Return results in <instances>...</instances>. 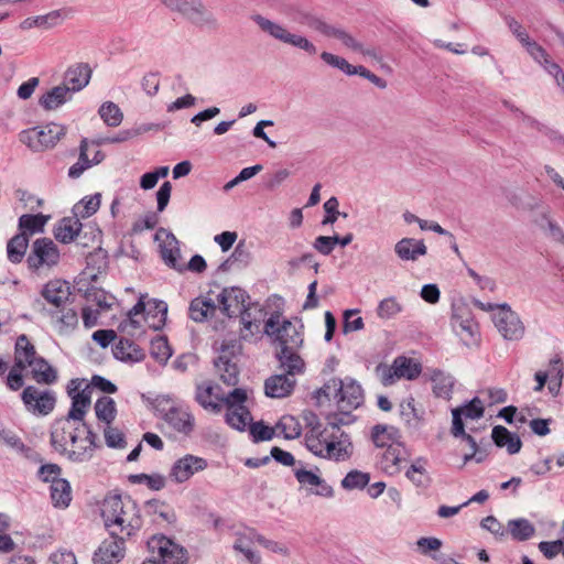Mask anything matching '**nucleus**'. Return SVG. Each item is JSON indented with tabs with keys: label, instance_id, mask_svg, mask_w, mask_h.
Instances as JSON below:
<instances>
[{
	"label": "nucleus",
	"instance_id": "nucleus-49",
	"mask_svg": "<svg viewBox=\"0 0 564 564\" xmlns=\"http://www.w3.org/2000/svg\"><path fill=\"white\" fill-rule=\"evenodd\" d=\"M250 261L251 253L248 250L246 243L243 241H240L235 247V250L231 253V256L219 265V269L226 271L234 267L245 268L250 263Z\"/></svg>",
	"mask_w": 564,
	"mask_h": 564
},
{
	"label": "nucleus",
	"instance_id": "nucleus-44",
	"mask_svg": "<svg viewBox=\"0 0 564 564\" xmlns=\"http://www.w3.org/2000/svg\"><path fill=\"white\" fill-rule=\"evenodd\" d=\"M161 257L166 265L177 271H182L183 267L178 263L181 258V251L178 248V241L174 235L167 234L166 240L161 245Z\"/></svg>",
	"mask_w": 564,
	"mask_h": 564
},
{
	"label": "nucleus",
	"instance_id": "nucleus-56",
	"mask_svg": "<svg viewBox=\"0 0 564 564\" xmlns=\"http://www.w3.org/2000/svg\"><path fill=\"white\" fill-rule=\"evenodd\" d=\"M14 356L22 358L23 361H28L29 366L39 358L34 345L24 334L18 336L15 340Z\"/></svg>",
	"mask_w": 564,
	"mask_h": 564
},
{
	"label": "nucleus",
	"instance_id": "nucleus-21",
	"mask_svg": "<svg viewBox=\"0 0 564 564\" xmlns=\"http://www.w3.org/2000/svg\"><path fill=\"white\" fill-rule=\"evenodd\" d=\"M421 365L411 358L400 356L397 357L391 366L383 376V384H391L393 377L405 378L413 380L421 373Z\"/></svg>",
	"mask_w": 564,
	"mask_h": 564
},
{
	"label": "nucleus",
	"instance_id": "nucleus-12",
	"mask_svg": "<svg viewBox=\"0 0 564 564\" xmlns=\"http://www.w3.org/2000/svg\"><path fill=\"white\" fill-rule=\"evenodd\" d=\"M21 399L26 411L37 416L48 415L56 404L54 391H41L34 386H26L21 393Z\"/></svg>",
	"mask_w": 564,
	"mask_h": 564
},
{
	"label": "nucleus",
	"instance_id": "nucleus-15",
	"mask_svg": "<svg viewBox=\"0 0 564 564\" xmlns=\"http://www.w3.org/2000/svg\"><path fill=\"white\" fill-rule=\"evenodd\" d=\"M80 384L82 381L73 379L67 387L68 395L72 398V406L65 417L76 422H85L84 417L90 406L91 399L90 387L87 386L79 391Z\"/></svg>",
	"mask_w": 564,
	"mask_h": 564
},
{
	"label": "nucleus",
	"instance_id": "nucleus-13",
	"mask_svg": "<svg viewBox=\"0 0 564 564\" xmlns=\"http://www.w3.org/2000/svg\"><path fill=\"white\" fill-rule=\"evenodd\" d=\"M495 326L507 340H519L524 335V325L508 304H499L492 316Z\"/></svg>",
	"mask_w": 564,
	"mask_h": 564
},
{
	"label": "nucleus",
	"instance_id": "nucleus-19",
	"mask_svg": "<svg viewBox=\"0 0 564 564\" xmlns=\"http://www.w3.org/2000/svg\"><path fill=\"white\" fill-rule=\"evenodd\" d=\"M249 295L238 286L225 288L217 296L220 311L228 317L237 316L243 310Z\"/></svg>",
	"mask_w": 564,
	"mask_h": 564
},
{
	"label": "nucleus",
	"instance_id": "nucleus-51",
	"mask_svg": "<svg viewBox=\"0 0 564 564\" xmlns=\"http://www.w3.org/2000/svg\"><path fill=\"white\" fill-rule=\"evenodd\" d=\"M432 382H433V392L436 397L449 399L453 387H454V378L445 373L441 370H434L432 375Z\"/></svg>",
	"mask_w": 564,
	"mask_h": 564
},
{
	"label": "nucleus",
	"instance_id": "nucleus-43",
	"mask_svg": "<svg viewBox=\"0 0 564 564\" xmlns=\"http://www.w3.org/2000/svg\"><path fill=\"white\" fill-rule=\"evenodd\" d=\"M535 533L534 525L525 518H518L508 521L507 535L522 542L531 539Z\"/></svg>",
	"mask_w": 564,
	"mask_h": 564
},
{
	"label": "nucleus",
	"instance_id": "nucleus-25",
	"mask_svg": "<svg viewBox=\"0 0 564 564\" xmlns=\"http://www.w3.org/2000/svg\"><path fill=\"white\" fill-rule=\"evenodd\" d=\"M52 324L62 336L70 335L78 326V313L74 307L65 305L50 311Z\"/></svg>",
	"mask_w": 564,
	"mask_h": 564
},
{
	"label": "nucleus",
	"instance_id": "nucleus-52",
	"mask_svg": "<svg viewBox=\"0 0 564 564\" xmlns=\"http://www.w3.org/2000/svg\"><path fill=\"white\" fill-rule=\"evenodd\" d=\"M95 413L99 421L111 424L117 415L116 402L110 397H101L95 403Z\"/></svg>",
	"mask_w": 564,
	"mask_h": 564
},
{
	"label": "nucleus",
	"instance_id": "nucleus-4",
	"mask_svg": "<svg viewBox=\"0 0 564 564\" xmlns=\"http://www.w3.org/2000/svg\"><path fill=\"white\" fill-rule=\"evenodd\" d=\"M172 13L184 18L193 25L216 31L219 29V21L216 15L207 9L203 0H159Z\"/></svg>",
	"mask_w": 564,
	"mask_h": 564
},
{
	"label": "nucleus",
	"instance_id": "nucleus-34",
	"mask_svg": "<svg viewBox=\"0 0 564 564\" xmlns=\"http://www.w3.org/2000/svg\"><path fill=\"white\" fill-rule=\"evenodd\" d=\"M491 438L498 447H506L510 455L519 453L522 447V442L519 435L511 433L502 425H496L492 429Z\"/></svg>",
	"mask_w": 564,
	"mask_h": 564
},
{
	"label": "nucleus",
	"instance_id": "nucleus-23",
	"mask_svg": "<svg viewBox=\"0 0 564 564\" xmlns=\"http://www.w3.org/2000/svg\"><path fill=\"white\" fill-rule=\"evenodd\" d=\"M77 422L64 417L54 422L51 431V445L58 453L67 452L69 440L76 431Z\"/></svg>",
	"mask_w": 564,
	"mask_h": 564
},
{
	"label": "nucleus",
	"instance_id": "nucleus-40",
	"mask_svg": "<svg viewBox=\"0 0 564 564\" xmlns=\"http://www.w3.org/2000/svg\"><path fill=\"white\" fill-rule=\"evenodd\" d=\"M82 229V223L76 216L63 218L54 229L55 238L63 242L68 243L73 241Z\"/></svg>",
	"mask_w": 564,
	"mask_h": 564
},
{
	"label": "nucleus",
	"instance_id": "nucleus-24",
	"mask_svg": "<svg viewBox=\"0 0 564 564\" xmlns=\"http://www.w3.org/2000/svg\"><path fill=\"white\" fill-rule=\"evenodd\" d=\"M294 21L319 32L325 36L345 39L344 29L326 23L321 18L314 15L310 11L302 9L296 10L294 14Z\"/></svg>",
	"mask_w": 564,
	"mask_h": 564
},
{
	"label": "nucleus",
	"instance_id": "nucleus-62",
	"mask_svg": "<svg viewBox=\"0 0 564 564\" xmlns=\"http://www.w3.org/2000/svg\"><path fill=\"white\" fill-rule=\"evenodd\" d=\"M104 436L106 445L110 448H124L127 446L124 434L111 424L105 427Z\"/></svg>",
	"mask_w": 564,
	"mask_h": 564
},
{
	"label": "nucleus",
	"instance_id": "nucleus-37",
	"mask_svg": "<svg viewBox=\"0 0 564 564\" xmlns=\"http://www.w3.org/2000/svg\"><path fill=\"white\" fill-rule=\"evenodd\" d=\"M400 438L399 430L391 425L377 424L371 430V440L377 447L388 448L400 443Z\"/></svg>",
	"mask_w": 564,
	"mask_h": 564
},
{
	"label": "nucleus",
	"instance_id": "nucleus-63",
	"mask_svg": "<svg viewBox=\"0 0 564 564\" xmlns=\"http://www.w3.org/2000/svg\"><path fill=\"white\" fill-rule=\"evenodd\" d=\"M249 432L253 442L270 441L274 436V429L265 425L262 421L251 422Z\"/></svg>",
	"mask_w": 564,
	"mask_h": 564
},
{
	"label": "nucleus",
	"instance_id": "nucleus-35",
	"mask_svg": "<svg viewBox=\"0 0 564 564\" xmlns=\"http://www.w3.org/2000/svg\"><path fill=\"white\" fill-rule=\"evenodd\" d=\"M216 311L217 305L210 297L199 296L189 303L188 315L194 322L203 323L214 316Z\"/></svg>",
	"mask_w": 564,
	"mask_h": 564
},
{
	"label": "nucleus",
	"instance_id": "nucleus-10",
	"mask_svg": "<svg viewBox=\"0 0 564 564\" xmlns=\"http://www.w3.org/2000/svg\"><path fill=\"white\" fill-rule=\"evenodd\" d=\"M148 546L156 556L145 560L142 564H186L187 551L182 545L164 535L153 536Z\"/></svg>",
	"mask_w": 564,
	"mask_h": 564
},
{
	"label": "nucleus",
	"instance_id": "nucleus-59",
	"mask_svg": "<svg viewBox=\"0 0 564 564\" xmlns=\"http://www.w3.org/2000/svg\"><path fill=\"white\" fill-rule=\"evenodd\" d=\"M370 481V475L360 470H350L340 485L346 490L364 489Z\"/></svg>",
	"mask_w": 564,
	"mask_h": 564
},
{
	"label": "nucleus",
	"instance_id": "nucleus-6",
	"mask_svg": "<svg viewBox=\"0 0 564 564\" xmlns=\"http://www.w3.org/2000/svg\"><path fill=\"white\" fill-rule=\"evenodd\" d=\"M241 348L239 340L225 339L219 348L218 357L214 360L219 379L227 386H236L239 381L238 360Z\"/></svg>",
	"mask_w": 564,
	"mask_h": 564
},
{
	"label": "nucleus",
	"instance_id": "nucleus-14",
	"mask_svg": "<svg viewBox=\"0 0 564 564\" xmlns=\"http://www.w3.org/2000/svg\"><path fill=\"white\" fill-rule=\"evenodd\" d=\"M155 312V317H159L156 323L151 326L154 329H161L166 322L167 304L161 300H151L147 304L144 303V296L141 295L135 305L128 312V319L124 323H130L134 328L140 327V323L134 317L141 313L147 312L148 315Z\"/></svg>",
	"mask_w": 564,
	"mask_h": 564
},
{
	"label": "nucleus",
	"instance_id": "nucleus-57",
	"mask_svg": "<svg viewBox=\"0 0 564 564\" xmlns=\"http://www.w3.org/2000/svg\"><path fill=\"white\" fill-rule=\"evenodd\" d=\"M276 430H279L286 440L297 438L302 433L300 422L292 415L282 416L276 424Z\"/></svg>",
	"mask_w": 564,
	"mask_h": 564
},
{
	"label": "nucleus",
	"instance_id": "nucleus-45",
	"mask_svg": "<svg viewBox=\"0 0 564 564\" xmlns=\"http://www.w3.org/2000/svg\"><path fill=\"white\" fill-rule=\"evenodd\" d=\"M484 413L485 406L482 401L478 397H475L469 402L452 410V426H455V414H458L459 420L463 421V419L478 420L484 416Z\"/></svg>",
	"mask_w": 564,
	"mask_h": 564
},
{
	"label": "nucleus",
	"instance_id": "nucleus-28",
	"mask_svg": "<svg viewBox=\"0 0 564 564\" xmlns=\"http://www.w3.org/2000/svg\"><path fill=\"white\" fill-rule=\"evenodd\" d=\"M394 253L401 261L415 262L426 256L427 247L422 239L405 237L394 245Z\"/></svg>",
	"mask_w": 564,
	"mask_h": 564
},
{
	"label": "nucleus",
	"instance_id": "nucleus-29",
	"mask_svg": "<svg viewBox=\"0 0 564 564\" xmlns=\"http://www.w3.org/2000/svg\"><path fill=\"white\" fill-rule=\"evenodd\" d=\"M41 295L47 303L54 305L55 308H59L69 301L72 292L66 281L55 279L48 281L43 286Z\"/></svg>",
	"mask_w": 564,
	"mask_h": 564
},
{
	"label": "nucleus",
	"instance_id": "nucleus-61",
	"mask_svg": "<svg viewBox=\"0 0 564 564\" xmlns=\"http://www.w3.org/2000/svg\"><path fill=\"white\" fill-rule=\"evenodd\" d=\"M403 306L394 296L386 297L379 302L377 307V315L381 319H390L401 313Z\"/></svg>",
	"mask_w": 564,
	"mask_h": 564
},
{
	"label": "nucleus",
	"instance_id": "nucleus-20",
	"mask_svg": "<svg viewBox=\"0 0 564 564\" xmlns=\"http://www.w3.org/2000/svg\"><path fill=\"white\" fill-rule=\"evenodd\" d=\"M98 436L91 431L84 434L79 441L68 447L67 452H63L61 455L66 456V458L73 463H86L89 462L95 454L96 448H99Z\"/></svg>",
	"mask_w": 564,
	"mask_h": 564
},
{
	"label": "nucleus",
	"instance_id": "nucleus-64",
	"mask_svg": "<svg viewBox=\"0 0 564 564\" xmlns=\"http://www.w3.org/2000/svg\"><path fill=\"white\" fill-rule=\"evenodd\" d=\"M357 310H347L344 312L343 332L345 334L364 328V319L362 317L357 316Z\"/></svg>",
	"mask_w": 564,
	"mask_h": 564
},
{
	"label": "nucleus",
	"instance_id": "nucleus-53",
	"mask_svg": "<svg viewBox=\"0 0 564 564\" xmlns=\"http://www.w3.org/2000/svg\"><path fill=\"white\" fill-rule=\"evenodd\" d=\"M47 219L48 217L43 214H25L19 218V227L22 232H25L28 236L34 235L44 230Z\"/></svg>",
	"mask_w": 564,
	"mask_h": 564
},
{
	"label": "nucleus",
	"instance_id": "nucleus-55",
	"mask_svg": "<svg viewBox=\"0 0 564 564\" xmlns=\"http://www.w3.org/2000/svg\"><path fill=\"white\" fill-rule=\"evenodd\" d=\"M98 113L108 127H118L123 120L121 109L112 101H105L99 107Z\"/></svg>",
	"mask_w": 564,
	"mask_h": 564
},
{
	"label": "nucleus",
	"instance_id": "nucleus-48",
	"mask_svg": "<svg viewBox=\"0 0 564 564\" xmlns=\"http://www.w3.org/2000/svg\"><path fill=\"white\" fill-rule=\"evenodd\" d=\"M51 499L56 508H66L72 501V488L69 482L62 478L53 481L51 485Z\"/></svg>",
	"mask_w": 564,
	"mask_h": 564
},
{
	"label": "nucleus",
	"instance_id": "nucleus-38",
	"mask_svg": "<svg viewBox=\"0 0 564 564\" xmlns=\"http://www.w3.org/2000/svg\"><path fill=\"white\" fill-rule=\"evenodd\" d=\"M65 18L62 10H54L44 15L30 17L20 23L21 30H30L32 28H54Z\"/></svg>",
	"mask_w": 564,
	"mask_h": 564
},
{
	"label": "nucleus",
	"instance_id": "nucleus-7",
	"mask_svg": "<svg viewBox=\"0 0 564 564\" xmlns=\"http://www.w3.org/2000/svg\"><path fill=\"white\" fill-rule=\"evenodd\" d=\"M264 333L279 344L280 349H299L303 344V335L299 328L292 322L282 319L278 312L267 319Z\"/></svg>",
	"mask_w": 564,
	"mask_h": 564
},
{
	"label": "nucleus",
	"instance_id": "nucleus-60",
	"mask_svg": "<svg viewBox=\"0 0 564 564\" xmlns=\"http://www.w3.org/2000/svg\"><path fill=\"white\" fill-rule=\"evenodd\" d=\"M88 143L86 139H83L79 147L78 161L73 164L68 170V176L72 178H78L87 169L93 166V163L87 155Z\"/></svg>",
	"mask_w": 564,
	"mask_h": 564
},
{
	"label": "nucleus",
	"instance_id": "nucleus-22",
	"mask_svg": "<svg viewBox=\"0 0 564 564\" xmlns=\"http://www.w3.org/2000/svg\"><path fill=\"white\" fill-rule=\"evenodd\" d=\"M216 390H219V388L210 382H203L200 384H197L195 400L206 411L214 414H219L223 411V399L226 395H220L216 393Z\"/></svg>",
	"mask_w": 564,
	"mask_h": 564
},
{
	"label": "nucleus",
	"instance_id": "nucleus-26",
	"mask_svg": "<svg viewBox=\"0 0 564 564\" xmlns=\"http://www.w3.org/2000/svg\"><path fill=\"white\" fill-rule=\"evenodd\" d=\"M451 325L455 334L466 346H470L477 341L479 334L478 324L470 314H453Z\"/></svg>",
	"mask_w": 564,
	"mask_h": 564
},
{
	"label": "nucleus",
	"instance_id": "nucleus-54",
	"mask_svg": "<svg viewBox=\"0 0 564 564\" xmlns=\"http://www.w3.org/2000/svg\"><path fill=\"white\" fill-rule=\"evenodd\" d=\"M145 510L149 514L158 516L162 521L174 523L176 514L166 502L152 499L145 502Z\"/></svg>",
	"mask_w": 564,
	"mask_h": 564
},
{
	"label": "nucleus",
	"instance_id": "nucleus-58",
	"mask_svg": "<svg viewBox=\"0 0 564 564\" xmlns=\"http://www.w3.org/2000/svg\"><path fill=\"white\" fill-rule=\"evenodd\" d=\"M151 356L160 364H165L172 356L166 337L158 336L150 344Z\"/></svg>",
	"mask_w": 564,
	"mask_h": 564
},
{
	"label": "nucleus",
	"instance_id": "nucleus-5",
	"mask_svg": "<svg viewBox=\"0 0 564 564\" xmlns=\"http://www.w3.org/2000/svg\"><path fill=\"white\" fill-rule=\"evenodd\" d=\"M250 19L257 24L261 32L271 39L304 51L308 55H315L317 53V47L311 40L300 33L291 32L284 24L270 20L260 13L252 14Z\"/></svg>",
	"mask_w": 564,
	"mask_h": 564
},
{
	"label": "nucleus",
	"instance_id": "nucleus-8",
	"mask_svg": "<svg viewBox=\"0 0 564 564\" xmlns=\"http://www.w3.org/2000/svg\"><path fill=\"white\" fill-rule=\"evenodd\" d=\"M65 133L64 126L51 122L23 130L19 137L20 141L33 152H42L54 148Z\"/></svg>",
	"mask_w": 564,
	"mask_h": 564
},
{
	"label": "nucleus",
	"instance_id": "nucleus-11",
	"mask_svg": "<svg viewBox=\"0 0 564 564\" xmlns=\"http://www.w3.org/2000/svg\"><path fill=\"white\" fill-rule=\"evenodd\" d=\"M59 261V251L55 242L50 238H39L33 241L31 251L26 258L30 270L39 271L43 268H52Z\"/></svg>",
	"mask_w": 564,
	"mask_h": 564
},
{
	"label": "nucleus",
	"instance_id": "nucleus-42",
	"mask_svg": "<svg viewBox=\"0 0 564 564\" xmlns=\"http://www.w3.org/2000/svg\"><path fill=\"white\" fill-rule=\"evenodd\" d=\"M426 464V458L417 457L405 471L406 478L417 488H427L431 484Z\"/></svg>",
	"mask_w": 564,
	"mask_h": 564
},
{
	"label": "nucleus",
	"instance_id": "nucleus-33",
	"mask_svg": "<svg viewBox=\"0 0 564 564\" xmlns=\"http://www.w3.org/2000/svg\"><path fill=\"white\" fill-rule=\"evenodd\" d=\"M73 95L66 85L61 84L42 95L39 104L45 110H55L72 100Z\"/></svg>",
	"mask_w": 564,
	"mask_h": 564
},
{
	"label": "nucleus",
	"instance_id": "nucleus-47",
	"mask_svg": "<svg viewBox=\"0 0 564 564\" xmlns=\"http://www.w3.org/2000/svg\"><path fill=\"white\" fill-rule=\"evenodd\" d=\"M423 411L416 409L413 398L403 400L400 403V416L409 429H419L423 422Z\"/></svg>",
	"mask_w": 564,
	"mask_h": 564
},
{
	"label": "nucleus",
	"instance_id": "nucleus-46",
	"mask_svg": "<svg viewBox=\"0 0 564 564\" xmlns=\"http://www.w3.org/2000/svg\"><path fill=\"white\" fill-rule=\"evenodd\" d=\"M29 246V236L25 232L14 235L7 243V257L12 263H20Z\"/></svg>",
	"mask_w": 564,
	"mask_h": 564
},
{
	"label": "nucleus",
	"instance_id": "nucleus-39",
	"mask_svg": "<svg viewBox=\"0 0 564 564\" xmlns=\"http://www.w3.org/2000/svg\"><path fill=\"white\" fill-rule=\"evenodd\" d=\"M113 355L121 361L138 362L144 358L143 350L134 341L121 338L113 348Z\"/></svg>",
	"mask_w": 564,
	"mask_h": 564
},
{
	"label": "nucleus",
	"instance_id": "nucleus-2",
	"mask_svg": "<svg viewBox=\"0 0 564 564\" xmlns=\"http://www.w3.org/2000/svg\"><path fill=\"white\" fill-rule=\"evenodd\" d=\"M101 518L109 535L130 538L142 527L140 510L130 497L111 496L104 500Z\"/></svg>",
	"mask_w": 564,
	"mask_h": 564
},
{
	"label": "nucleus",
	"instance_id": "nucleus-31",
	"mask_svg": "<svg viewBox=\"0 0 564 564\" xmlns=\"http://www.w3.org/2000/svg\"><path fill=\"white\" fill-rule=\"evenodd\" d=\"M164 420L175 431L183 434H189L194 427L193 415L187 410L176 408L174 405H171L166 410Z\"/></svg>",
	"mask_w": 564,
	"mask_h": 564
},
{
	"label": "nucleus",
	"instance_id": "nucleus-36",
	"mask_svg": "<svg viewBox=\"0 0 564 564\" xmlns=\"http://www.w3.org/2000/svg\"><path fill=\"white\" fill-rule=\"evenodd\" d=\"M406 449L402 442L389 446L382 454L381 468L388 474H395L400 470V464L405 459Z\"/></svg>",
	"mask_w": 564,
	"mask_h": 564
},
{
	"label": "nucleus",
	"instance_id": "nucleus-50",
	"mask_svg": "<svg viewBox=\"0 0 564 564\" xmlns=\"http://www.w3.org/2000/svg\"><path fill=\"white\" fill-rule=\"evenodd\" d=\"M101 194L96 193L90 196H85L82 200L73 207V214L79 219H85L94 215L100 206Z\"/></svg>",
	"mask_w": 564,
	"mask_h": 564
},
{
	"label": "nucleus",
	"instance_id": "nucleus-18",
	"mask_svg": "<svg viewBox=\"0 0 564 564\" xmlns=\"http://www.w3.org/2000/svg\"><path fill=\"white\" fill-rule=\"evenodd\" d=\"M126 536H111L101 542L94 554L95 564H117L124 557Z\"/></svg>",
	"mask_w": 564,
	"mask_h": 564
},
{
	"label": "nucleus",
	"instance_id": "nucleus-16",
	"mask_svg": "<svg viewBox=\"0 0 564 564\" xmlns=\"http://www.w3.org/2000/svg\"><path fill=\"white\" fill-rule=\"evenodd\" d=\"M208 466L207 460L192 454L178 458L172 466L169 477L176 484L187 481L196 473L203 471Z\"/></svg>",
	"mask_w": 564,
	"mask_h": 564
},
{
	"label": "nucleus",
	"instance_id": "nucleus-17",
	"mask_svg": "<svg viewBox=\"0 0 564 564\" xmlns=\"http://www.w3.org/2000/svg\"><path fill=\"white\" fill-rule=\"evenodd\" d=\"M294 476L299 484L311 494L326 498L334 496L332 486L313 470L305 469L302 462L296 464Z\"/></svg>",
	"mask_w": 564,
	"mask_h": 564
},
{
	"label": "nucleus",
	"instance_id": "nucleus-1",
	"mask_svg": "<svg viewBox=\"0 0 564 564\" xmlns=\"http://www.w3.org/2000/svg\"><path fill=\"white\" fill-rule=\"evenodd\" d=\"M305 419L311 427L305 434V445L311 453L315 456L337 462L349 457L351 443L348 435L339 429L347 421L335 416L329 421L328 426L321 430V424L314 413H310Z\"/></svg>",
	"mask_w": 564,
	"mask_h": 564
},
{
	"label": "nucleus",
	"instance_id": "nucleus-32",
	"mask_svg": "<svg viewBox=\"0 0 564 564\" xmlns=\"http://www.w3.org/2000/svg\"><path fill=\"white\" fill-rule=\"evenodd\" d=\"M275 356L284 375L295 377L304 372L305 362L297 354V349H280Z\"/></svg>",
	"mask_w": 564,
	"mask_h": 564
},
{
	"label": "nucleus",
	"instance_id": "nucleus-3",
	"mask_svg": "<svg viewBox=\"0 0 564 564\" xmlns=\"http://www.w3.org/2000/svg\"><path fill=\"white\" fill-rule=\"evenodd\" d=\"M314 398L319 405L323 399L335 400L339 412L348 417L351 411L364 403V390L355 379L332 378L314 392Z\"/></svg>",
	"mask_w": 564,
	"mask_h": 564
},
{
	"label": "nucleus",
	"instance_id": "nucleus-27",
	"mask_svg": "<svg viewBox=\"0 0 564 564\" xmlns=\"http://www.w3.org/2000/svg\"><path fill=\"white\" fill-rule=\"evenodd\" d=\"M91 68L87 63H77L69 66L65 74L63 83L75 94L84 89L90 82Z\"/></svg>",
	"mask_w": 564,
	"mask_h": 564
},
{
	"label": "nucleus",
	"instance_id": "nucleus-41",
	"mask_svg": "<svg viewBox=\"0 0 564 564\" xmlns=\"http://www.w3.org/2000/svg\"><path fill=\"white\" fill-rule=\"evenodd\" d=\"M31 367L32 378L40 384H53L57 380V371L46 359L39 357Z\"/></svg>",
	"mask_w": 564,
	"mask_h": 564
},
{
	"label": "nucleus",
	"instance_id": "nucleus-30",
	"mask_svg": "<svg viewBox=\"0 0 564 564\" xmlns=\"http://www.w3.org/2000/svg\"><path fill=\"white\" fill-rule=\"evenodd\" d=\"M296 384L293 376L273 375L264 382L265 394L270 398H285L292 393Z\"/></svg>",
	"mask_w": 564,
	"mask_h": 564
},
{
	"label": "nucleus",
	"instance_id": "nucleus-9",
	"mask_svg": "<svg viewBox=\"0 0 564 564\" xmlns=\"http://www.w3.org/2000/svg\"><path fill=\"white\" fill-rule=\"evenodd\" d=\"M247 391L241 388H235L224 399L226 406V423L237 431H245L252 422V416L245 405L247 401Z\"/></svg>",
	"mask_w": 564,
	"mask_h": 564
}]
</instances>
